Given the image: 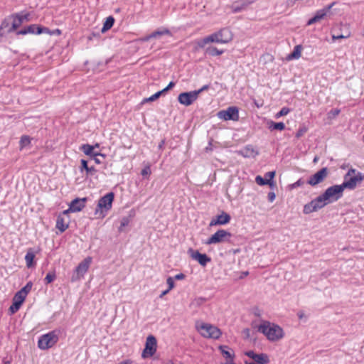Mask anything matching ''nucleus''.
I'll return each mask as SVG.
<instances>
[{"label": "nucleus", "mask_w": 364, "mask_h": 364, "mask_svg": "<svg viewBox=\"0 0 364 364\" xmlns=\"http://www.w3.org/2000/svg\"><path fill=\"white\" fill-rule=\"evenodd\" d=\"M259 332L264 334L271 342L280 341L284 337V331L279 325L268 321H262L257 327Z\"/></svg>", "instance_id": "f257e3e1"}, {"label": "nucleus", "mask_w": 364, "mask_h": 364, "mask_svg": "<svg viewBox=\"0 0 364 364\" xmlns=\"http://www.w3.org/2000/svg\"><path fill=\"white\" fill-rule=\"evenodd\" d=\"M196 328L200 334L206 338L218 339L222 334L221 331L217 326L208 323H198Z\"/></svg>", "instance_id": "f03ea898"}, {"label": "nucleus", "mask_w": 364, "mask_h": 364, "mask_svg": "<svg viewBox=\"0 0 364 364\" xmlns=\"http://www.w3.org/2000/svg\"><path fill=\"white\" fill-rule=\"evenodd\" d=\"M364 179L362 173L360 172H357L354 168H350L347 173L344 176V181L341 184L342 187L345 190L348 189H354L358 183H360Z\"/></svg>", "instance_id": "7ed1b4c3"}, {"label": "nucleus", "mask_w": 364, "mask_h": 364, "mask_svg": "<svg viewBox=\"0 0 364 364\" xmlns=\"http://www.w3.org/2000/svg\"><path fill=\"white\" fill-rule=\"evenodd\" d=\"M114 195L112 192L108 193L102 197L97 203L95 214L99 218H104L105 213L112 208Z\"/></svg>", "instance_id": "20e7f679"}, {"label": "nucleus", "mask_w": 364, "mask_h": 364, "mask_svg": "<svg viewBox=\"0 0 364 364\" xmlns=\"http://www.w3.org/2000/svg\"><path fill=\"white\" fill-rule=\"evenodd\" d=\"M92 258L91 257H87L85 258L74 270L71 277V282H75L80 281L88 271L89 267L92 263Z\"/></svg>", "instance_id": "39448f33"}, {"label": "nucleus", "mask_w": 364, "mask_h": 364, "mask_svg": "<svg viewBox=\"0 0 364 364\" xmlns=\"http://www.w3.org/2000/svg\"><path fill=\"white\" fill-rule=\"evenodd\" d=\"M210 43H228L232 39L231 31L227 28H223L220 31L208 36Z\"/></svg>", "instance_id": "423d86ee"}, {"label": "nucleus", "mask_w": 364, "mask_h": 364, "mask_svg": "<svg viewBox=\"0 0 364 364\" xmlns=\"http://www.w3.org/2000/svg\"><path fill=\"white\" fill-rule=\"evenodd\" d=\"M232 234L226 230L220 229L212 235L205 242V245H215L230 241Z\"/></svg>", "instance_id": "0eeeda50"}, {"label": "nucleus", "mask_w": 364, "mask_h": 364, "mask_svg": "<svg viewBox=\"0 0 364 364\" xmlns=\"http://www.w3.org/2000/svg\"><path fill=\"white\" fill-rule=\"evenodd\" d=\"M328 204V203L325 199L324 196L323 194H321L316 197L315 199L312 200L311 202L306 203L304 206L303 212L306 215L310 214L323 208Z\"/></svg>", "instance_id": "6e6552de"}, {"label": "nucleus", "mask_w": 364, "mask_h": 364, "mask_svg": "<svg viewBox=\"0 0 364 364\" xmlns=\"http://www.w3.org/2000/svg\"><path fill=\"white\" fill-rule=\"evenodd\" d=\"M58 341V335L54 331H51L39 338L38 346L41 350H47L55 346Z\"/></svg>", "instance_id": "1a4fd4ad"}, {"label": "nucleus", "mask_w": 364, "mask_h": 364, "mask_svg": "<svg viewBox=\"0 0 364 364\" xmlns=\"http://www.w3.org/2000/svg\"><path fill=\"white\" fill-rule=\"evenodd\" d=\"M343 191L344 189L342 187L341 184L334 185L328 188L323 193V196H324L325 199L329 204L333 202L337 201L339 198H341L343 196Z\"/></svg>", "instance_id": "9d476101"}, {"label": "nucleus", "mask_w": 364, "mask_h": 364, "mask_svg": "<svg viewBox=\"0 0 364 364\" xmlns=\"http://www.w3.org/2000/svg\"><path fill=\"white\" fill-rule=\"evenodd\" d=\"M217 116L225 121L232 120L237 122L239 120V109L235 106L229 107L227 109L219 111Z\"/></svg>", "instance_id": "9b49d317"}, {"label": "nucleus", "mask_w": 364, "mask_h": 364, "mask_svg": "<svg viewBox=\"0 0 364 364\" xmlns=\"http://www.w3.org/2000/svg\"><path fill=\"white\" fill-rule=\"evenodd\" d=\"M156 348L157 341L156 338L152 335H149L146 338L145 348L142 351L141 357L146 358L153 356L156 351Z\"/></svg>", "instance_id": "f8f14e48"}, {"label": "nucleus", "mask_w": 364, "mask_h": 364, "mask_svg": "<svg viewBox=\"0 0 364 364\" xmlns=\"http://www.w3.org/2000/svg\"><path fill=\"white\" fill-rule=\"evenodd\" d=\"M328 173V168L326 167L322 168L316 173L312 175L308 180V184L311 186H315L318 183H322L325 178L327 177Z\"/></svg>", "instance_id": "ddd939ff"}, {"label": "nucleus", "mask_w": 364, "mask_h": 364, "mask_svg": "<svg viewBox=\"0 0 364 364\" xmlns=\"http://www.w3.org/2000/svg\"><path fill=\"white\" fill-rule=\"evenodd\" d=\"M87 198H75L71 201L69 208L63 211V215H68L69 213H75L82 210L85 206Z\"/></svg>", "instance_id": "4468645a"}, {"label": "nucleus", "mask_w": 364, "mask_h": 364, "mask_svg": "<svg viewBox=\"0 0 364 364\" xmlns=\"http://www.w3.org/2000/svg\"><path fill=\"white\" fill-rule=\"evenodd\" d=\"M197 92L195 91L182 92L178 97V102L185 106H189L192 105L197 99Z\"/></svg>", "instance_id": "2eb2a0df"}, {"label": "nucleus", "mask_w": 364, "mask_h": 364, "mask_svg": "<svg viewBox=\"0 0 364 364\" xmlns=\"http://www.w3.org/2000/svg\"><path fill=\"white\" fill-rule=\"evenodd\" d=\"M188 254L193 259L196 260L203 267L206 266V264L211 261L210 257L207 255L202 254L197 250H193V249L188 250Z\"/></svg>", "instance_id": "dca6fc26"}, {"label": "nucleus", "mask_w": 364, "mask_h": 364, "mask_svg": "<svg viewBox=\"0 0 364 364\" xmlns=\"http://www.w3.org/2000/svg\"><path fill=\"white\" fill-rule=\"evenodd\" d=\"M334 4H335V2H333L328 6L323 8V9L317 11L315 16L308 21L307 25H309V26L312 25L316 22L320 21L321 19H323L327 15V14L330 11L331 9L333 6Z\"/></svg>", "instance_id": "f3484780"}, {"label": "nucleus", "mask_w": 364, "mask_h": 364, "mask_svg": "<svg viewBox=\"0 0 364 364\" xmlns=\"http://www.w3.org/2000/svg\"><path fill=\"white\" fill-rule=\"evenodd\" d=\"M245 354L252 358L255 361V363L268 364L269 363V356L265 353H255L252 350H249L245 352Z\"/></svg>", "instance_id": "a211bd4d"}, {"label": "nucleus", "mask_w": 364, "mask_h": 364, "mask_svg": "<svg viewBox=\"0 0 364 364\" xmlns=\"http://www.w3.org/2000/svg\"><path fill=\"white\" fill-rule=\"evenodd\" d=\"M230 216L225 212H222L220 215L213 218L210 223V226L226 225L230 221Z\"/></svg>", "instance_id": "6ab92c4d"}, {"label": "nucleus", "mask_w": 364, "mask_h": 364, "mask_svg": "<svg viewBox=\"0 0 364 364\" xmlns=\"http://www.w3.org/2000/svg\"><path fill=\"white\" fill-rule=\"evenodd\" d=\"M70 219L68 215L60 214L56 220V228L62 233L65 231L69 226Z\"/></svg>", "instance_id": "aec40b11"}, {"label": "nucleus", "mask_w": 364, "mask_h": 364, "mask_svg": "<svg viewBox=\"0 0 364 364\" xmlns=\"http://www.w3.org/2000/svg\"><path fill=\"white\" fill-rule=\"evenodd\" d=\"M25 299V297L21 296L18 293H16L13 298V304L9 308V311L11 312V314L18 311Z\"/></svg>", "instance_id": "412c9836"}, {"label": "nucleus", "mask_w": 364, "mask_h": 364, "mask_svg": "<svg viewBox=\"0 0 364 364\" xmlns=\"http://www.w3.org/2000/svg\"><path fill=\"white\" fill-rule=\"evenodd\" d=\"M237 153L245 158H254L258 155V151L251 145L246 146L243 149L237 151Z\"/></svg>", "instance_id": "4be33fe9"}, {"label": "nucleus", "mask_w": 364, "mask_h": 364, "mask_svg": "<svg viewBox=\"0 0 364 364\" xmlns=\"http://www.w3.org/2000/svg\"><path fill=\"white\" fill-rule=\"evenodd\" d=\"M26 28L27 33H36L41 34L42 33H48V28H42L35 24L30 25Z\"/></svg>", "instance_id": "5701e85b"}, {"label": "nucleus", "mask_w": 364, "mask_h": 364, "mask_svg": "<svg viewBox=\"0 0 364 364\" xmlns=\"http://www.w3.org/2000/svg\"><path fill=\"white\" fill-rule=\"evenodd\" d=\"M11 25L8 20L4 21L0 26V36H4L7 33L14 31L13 29H11Z\"/></svg>", "instance_id": "b1692460"}, {"label": "nucleus", "mask_w": 364, "mask_h": 364, "mask_svg": "<svg viewBox=\"0 0 364 364\" xmlns=\"http://www.w3.org/2000/svg\"><path fill=\"white\" fill-rule=\"evenodd\" d=\"M302 46L297 45L294 47L293 52L287 57V60L299 59L301 55Z\"/></svg>", "instance_id": "393cba45"}, {"label": "nucleus", "mask_w": 364, "mask_h": 364, "mask_svg": "<svg viewBox=\"0 0 364 364\" xmlns=\"http://www.w3.org/2000/svg\"><path fill=\"white\" fill-rule=\"evenodd\" d=\"M26 18V16H16L11 23V28L16 31L23 23V20Z\"/></svg>", "instance_id": "a878e982"}, {"label": "nucleus", "mask_w": 364, "mask_h": 364, "mask_svg": "<svg viewBox=\"0 0 364 364\" xmlns=\"http://www.w3.org/2000/svg\"><path fill=\"white\" fill-rule=\"evenodd\" d=\"M114 23V18L112 16H109L106 18L103 24V27L101 30L102 33H105L107 31L110 29Z\"/></svg>", "instance_id": "bb28decb"}, {"label": "nucleus", "mask_w": 364, "mask_h": 364, "mask_svg": "<svg viewBox=\"0 0 364 364\" xmlns=\"http://www.w3.org/2000/svg\"><path fill=\"white\" fill-rule=\"evenodd\" d=\"M255 181L259 186L269 185L271 187H273L275 185L274 181H270V180H267L266 178H263L260 176H257L255 178Z\"/></svg>", "instance_id": "cd10ccee"}, {"label": "nucleus", "mask_w": 364, "mask_h": 364, "mask_svg": "<svg viewBox=\"0 0 364 364\" xmlns=\"http://www.w3.org/2000/svg\"><path fill=\"white\" fill-rule=\"evenodd\" d=\"M152 38H159L161 36L164 35H171V32L167 28H164L162 30H158L151 33Z\"/></svg>", "instance_id": "c85d7f7f"}, {"label": "nucleus", "mask_w": 364, "mask_h": 364, "mask_svg": "<svg viewBox=\"0 0 364 364\" xmlns=\"http://www.w3.org/2000/svg\"><path fill=\"white\" fill-rule=\"evenodd\" d=\"M206 299L203 297H198L194 299L191 303L189 306L191 308H197L203 305L205 302Z\"/></svg>", "instance_id": "c756f323"}, {"label": "nucleus", "mask_w": 364, "mask_h": 364, "mask_svg": "<svg viewBox=\"0 0 364 364\" xmlns=\"http://www.w3.org/2000/svg\"><path fill=\"white\" fill-rule=\"evenodd\" d=\"M33 286V283L31 282H29L26 284V285L23 287L20 291H18L17 293L23 296V297H26L27 294L30 292Z\"/></svg>", "instance_id": "7c9ffc66"}, {"label": "nucleus", "mask_w": 364, "mask_h": 364, "mask_svg": "<svg viewBox=\"0 0 364 364\" xmlns=\"http://www.w3.org/2000/svg\"><path fill=\"white\" fill-rule=\"evenodd\" d=\"M31 144V138L27 135H23L21 137L19 144L20 149H23V148L29 146Z\"/></svg>", "instance_id": "2f4dec72"}, {"label": "nucleus", "mask_w": 364, "mask_h": 364, "mask_svg": "<svg viewBox=\"0 0 364 364\" xmlns=\"http://www.w3.org/2000/svg\"><path fill=\"white\" fill-rule=\"evenodd\" d=\"M35 257V255L31 250H28L25 256V260L26 262V265L28 267H31L33 266V262Z\"/></svg>", "instance_id": "473e14b6"}, {"label": "nucleus", "mask_w": 364, "mask_h": 364, "mask_svg": "<svg viewBox=\"0 0 364 364\" xmlns=\"http://www.w3.org/2000/svg\"><path fill=\"white\" fill-rule=\"evenodd\" d=\"M206 53L212 56L220 55L223 53V50H220L215 47H208L206 49Z\"/></svg>", "instance_id": "72a5a7b5"}, {"label": "nucleus", "mask_w": 364, "mask_h": 364, "mask_svg": "<svg viewBox=\"0 0 364 364\" xmlns=\"http://www.w3.org/2000/svg\"><path fill=\"white\" fill-rule=\"evenodd\" d=\"M162 94L163 93H162L161 91H159L156 93H155L154 95H151V97H147V98H144L142 100L141 103L144 104V103H146V102H153V101L157 100Z\"/></svg>", "instance_id": "f704fd0d"}, {"label": "nucleus", "mask_w": 364, "mask_h": 364, "mask_svg": "<svg viewBox=\"0 0 364 364\" xmlns=\"http://www.w3.org/2000/svg\"><path fill=\"white\" fill-rule=\"evenodd\" d=\"M270 129L284 130L285 129V124L283 122H271L269 124Z\"/></svg>", "instance_id": "c9c22d12"}, {"label": "nucleus", "mask_w": 364, "mask_h": 364, "mask_svg": "<svg viewBox=\"0 0 364 364\" xmlns=\"http://www.w3.org/2000/svg\"><path fill=\"white\" fill-rule=\"evenodd\" d=\"M94 146L89 145V144H85L82 146V150L86 155H95L96 156L97 154L93 153Z\"/></svg>", "instance_id": "e433bc0d"}, {"label": "nucleus", "mask_w": 364, "mask_h": 364, "mask_svg": "<svg viewBox=\"0 0 364 364\" xmlns=\"http://www.w3.org/2000/svg\"><path fill=\"white\" fill-rule=\"evenodd\" d=\"M220 350H221L222 354L225 356L227 358H234V353H231L230 351L226 350L228 348L227 346H220L219 347Z\"/></svg>", "instance_id": "4c0bfd02"}, {"label": "nucleus", "mask_w": 364, "mask_h": 364, "mask_svg": "<svg viewBox=\"0 0 364 364\" xmlns=\"http://www.w3.org/2000/svg\"><path fill=\"white\" fill-rule=\"evenodd\" d=\"M208 43H210V41L208 40V36H206L204 38L200 39V40H199V41H198L196 42V49L204 48L205 46L208 44Z\"/></svg>", "instance_id": "58836bf2"}, {"label": "nucleus", "mask_w": 364, "mask_h": 364, "mask_svg": "<svg viewBox=\"0 0 364 364\" xmlns=\"http://www.w3.org/2000/svg\"><path fill=\"white\" fill-rule=\"evenodd\" d=\"M131 218L129 217H124L121 220L120 226L119 228V231L122 232L124 227L127 226L130 223Z\"/></svg>", "instance_id": "ea45409f"}, {"label": "nucleus", "mask_w": 364, "mask_h": 364, "mask_svg": "<svg viewBox=\"0 0 364 364\" xmlns=\"http://www.w3.org/2000/svg\"><path fill=\"white\" fill-rule=\"evenodd\" d=\"M56 276H55V274L54 272H49L47 274L46 278H45V282L46 284H50L52 282L54 281V279H55Z\"/></svg>", "instance_id": "a19ab883"}, {"label": "nucleus", "mask_w": 364, "mask_h": 364, "mask_svg": "<svg viewBox=\"0 0 364 364\" xmlns=\"http://www.w3.org/2000/svg\"><path fill=\"white\" fill-rule=\"evenodd\" d=\"M81 164H82V170L85 169L87 173H91L92 171H95L94 167H88L87 162L82 159L81 160Z\"/></svg>", "instance_id": "79ce46f5"}, {"label": "nucleus", "mask_w": 364, "mask_h": 364, "mask_svg": "<svg viewBox=\"0 0 364 364\" xmlns=\"http://www.w3.org/2000/svg\"><path fill=\"white\" fill-rule=\"evenodd\" d=\"M290 112L287 107H283L278 113L276 114V118H279L282 116L287 115Z\"/></svg>", "instance_id": "37998d69"}, {"label": "nucleus", "mask_w": 364, "mask_h": 364, "mask_svg": "<svg viewBox=\"0 0 364 364\" xmlns=\"http://www.w3.org/2000/svg\"><path fill=\"white\" fill-rule=\"evenodd\" d=\"M340 112L341 111L338 109H335L331 110L328 114V117L329 118L336 117V116H338L340 114Z\"/></svg>", "instance_id": "c03bdc74"}, {"label": "nucleus", "mask_w": 364, "mask_h": 364, "mask_svg": "<svg viewBox=\"0 0 364 364\" xmlns=\"http://www.w3.org/2000/svg\"><path fill=\"white\" fill-rule=\"evenodd\" d=\"M166 283L168 286V289L171 290L172 289L174 288L175 284H174L173 279L172 277H168L166 279Z\"/></svg>", "instance_id": "a18cd8bd"}, {"label": "nucleus", "mask_w": 364, "mask_h": 364, "mask_svg": "<svg viewBox=\"0 0 364 364\" xmlns=\"http://www.w3.org/2000/svg\"><path fill=\"white\" fill-rule=\"evenodd\" d=\"M306 131L307 129L306 127L300 128L296 134V137L298 139L300 138L306 132Z\"/></svg>", "instance_id": "49530a36"}, {"label": "nucleus", "mask_w": 364, "mask_h": 364, "mask_svg": "<svg viewBox=\"0 0 364 364\" xmlns=\"http://www.w3.org/2000/svg\"><path fill=\"white\" fill-rule=\"evenodd\" d=\"M151 171L150 166H146L142 169L141 173L142 176H149L151 174Z\"/></svg>", "instance_id": "de8ad7c7"}, {"label": "nucleus", "mask_w": 364, "mask_h": 364, "mask_svg": "<svg viewBox=\"0 0 364 364\" xmlns=\"http://www.w3.org/2000/svg\"><path fill=\"white\" fill-rule=\"evenodd\" d=\"M274 176L275 171H269L265 174V178L267 180H270V181H273L272 179L274 178Z\"/></svg>", "instance_id": "09e8293b"}, {"label": "nucleus", "mask_w": 364, "mask_h": 364, "mask_svg": "<svg viewBox=\"0 0 364 364\" xmlns=\"http://www.w3.org/2000/svg\"><path fill=\"white\" fill-rule=\"evenodd\" d=\"M304 181L301 179L298 180L296 182L291 185V188H295L304 185Z\"/></svg>", "instance_id": "8fccbe9b"}, {"label": "nucleus", "mask_w": 364, "mask_h": 364, "mask_svg": "<svg viewBox=\"0 0 364 364\" xmlns=\"http://www.w3.org/2000/svg\"><path fill=\"white\" fill-rule=\"evenodd\" d=\"M174 85L175 84L173 82H170L169 84L167 85V87H166L164 89H163L161 91L162 92V93H164V92H167L168 90H169L171 88H172L174 86Z\"/></svg>", "instance_id": "3c124183"}, {"label": "nucleus", "mask_w": 364, "mask_h": 364, "mask_svg": "<svg viewBox=\"0 0 364 364\" xmlns=\"http://www.w3.org/2000/svg\"><path fill=\"white\" fill-rule=\"evenodd\" d=\"M276 195L274 192H269L268 193V200L269 202H273L275 200Z\"/></svg>", "instance_id": "603ef678"}, {"label": "nucleus", "mask_w": 364, "mask_h": 364, "mask_svg": "<svg viewBox=\"0 0 364 364\" xmlns=\"http://www.w3.org/2000/svg\"><path fill=\"white\" fill-rule=\"evenodd\" d=\"M208 88V85H204L203 87H202L200 89H199L198 90H195V92H197V96L198 97L199 94L200 92H202L203 91L207 90Z\"/></svg>", "instance_id": "864d4df0"}, {"label": "nucleus", "mask_w": 364, "mask_h": 364, "mask_svg": "<svg viewBox=\"0 0 364 364\" xmlns=\"http://www.w3.org/2000/svg\"><path fill=\"white\" fill-rule=\"evenodd\" d=\"M151 38H152L151 34H149L146 36H144V37L140 38V41L142 42H146V41H149V40H151Z\"/></svg>", "instance_id": "5fc2aeb1"}, {"label": "nucleus", "mask_w": 364, "mask_h": 364, "mask_svg": "<svg viewBox=\"0 0 364 364\" xmlns=\"http://www.w3.org/2000/svg\"><path fill=\"white\" fill-rule=\"evenodd\" d=\"M185 277H186V276H185V274H182V273H181V274H176V275L174 277V278H175V279H176V280H182V279H185Z\"/></svg>", "instance_id": "6e6d98bb"}, {"label": "nucleus", "mask_w": 364, "mask_h": 364, "mask_svg": "<svg viewBox=\"0 0 364 364\" xmlns=\"http://www.w3.org/2000/svg\"><path fill=\"white\" fill-rule=\"evenodd\" d=\"M17 35H25L27 34L26 28H24L23 30L18 31L17 33Z\"/></svg>", "instance_id": "4d7b16f0"}, {"label": "nucleus", "mask_w": 364, "mask_h": 364, "mask_svg": "<svg viewBox=\"0 0 364 364\" xmlns=\"http://www.w3.org/2000/svg\"><path fill=\"white\" fill-rule=\"evenodd\" d=\"M346 36H343V35H339V36H332V38L333 40H336V39H342V38H345Z\"/></svg>", "instance_id": "13d9d810"}, {"label": "nucleus", "mask_w": 364, "mask_h": 364, "mask_svg": "<svg viewBox=\"0 0 364 364\" xmlns=\"http://www.w3.org/2000/svg\"><path fill=\"white\" fill-rule=\"evenodd\" d=\"M170 290L169 289H166L165 291H164L161 295H160V298H162L164 295H166Z\"/></svg>", "instance_id": "bf43d9fd"}, {"label": "nucleus", "mask_w": 364, "mask_h": 364, "mask_svg": "<svg viewBox=\"0 0 364 364\" xmlns=\"http://www.w3.org/2000/svg\"><path fill=\"white\" fill-rule=\"evenodd\" d=\"M165 364H174L172 360H168L167 361Z\"/></svg>", "instance_id": "052dcab7"}, {"label": "nucleus", "mask_w": 364, "mask_h": 364, "mask_svg": "<svg viewBox=\"0 0 364 364\" xmlns=\"http://www.w3.org/2000/svg\"><path fill=\"white\" fill-rule=\"evenodd\" d=\"M245 364H255V363L253 362H247V361H245Z\"/></svg>", "instance_id": "680f3d73"}, {"label": "nucleus", "mask_w": 364, "mask_h": 364, "mask_svg": "<svg viewBox=\"0 0 364 364\" xmlns=\"http://www.w3.org/2000/svg\"><path fill=\"white\" fill-rule=\"evenodd\" d=\"M317 161H318V157H316H316L314 159V163H316V162H317Z\"/></svg>", "instance_id": "e2e57ef3"}, {"label": "nucleus", "mask_w": 364, "mask_h": 364, "mask_svg": "<svg viewBox=\"0 0 364 364\" xmlns=\"http://www.w3.org/2000/svg\"><path fill=\"white\" fill-rule=\"evenodd\" d=\"M245 331H246L245 334H247L249 333V330L248 329H246Z\"/></svg>", "instance_id": "0e129e2a"}, {"label": "nucleus", "mask_w": 364, "mask_h": 364, "mask_svg": "<svg viewBox=\"0 0 364 364\" xmlns=\"http://www.w3.org/2000/svg\"><path fill=\"white\" fill-rule=\"evenodd\" d=\"M245 331H246L245 334H247L249 333V330L248 329H246Z\"/></svg>", "instance_id": "69168bd1"}, {"label": "nucleus", "mask_w": 364, "mask_h": 364, "mask_svg": "<svg viewBox=\"0 0 364 364\" xmlns=\"http://www.w3.org/2000/svg\"><path fill=\"white\" fill-rule=\"evenodd\" d=\"M56 33H60V30L58 29L57 31H56Z\"/></svg>", "instance_id": "338daca9"}, {"label": "nucleus", "mask_w": 364, "mask_h": 364, "mask_svg": "<svg viewBox=\"0 0 364 364\" xmlns=\"http://www.w3.org/2000/svg\"><path fill=\"white\" fill-rule=\"evenodd\" d=\"M56 33H60V30L58 29L57 31H56Z\"/></svg>", "instance_id": "774afa93"}]
</instances>
